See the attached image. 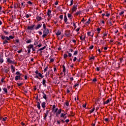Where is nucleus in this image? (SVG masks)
I'll return each instance as SVG.
<instances>
[{"instance_id": "1", "label": "nucleus", "mask_w": 126, "mask_h": 126, "mask_svg": "<svg viewBox=\"0 0 126 126\" xmlns=\"http://www.w3.org/2000/svg\"><path fill=\"white\" fill-rule=\"evenodd\" d=\"M14 37L12 36V35H9L8 36H6L4 35H1V39L3 41V45H5V44H8V41L14 39Z\"/></svg>"}, {"instance_id": "2", "label": "nucleus", "mask_w": 126, "mask_h": 126, "mask_svg": "<svg viewBox=\"0 0 126 126\" xmlns=\"http://www.w3.org/2000/svg\"><path fill=\"white\" fill-rule=\"evenodd\" d=\"M16 76L15 77V80H21V76H22V74L20 73L19 71H17L16 72Z\"/></svg>"}, {"instance_id": "3", "label": "nucleus", "mask_w": 126, "mask_h": 126, "mask_svg": "<svg viewBox=\"0 0 126 126\" xmlns=\"http://www.w3.org/2000/svg\"><path fill=\"white\" fill-rule=\"evenodd\" d=\"M43 34L42 35V38H45L47 36L48 34L50 33V31L48 29H45L43 32Z\"/></svg>"}, {"instance_id": "4", "label": "nucleus", "mask_w": 126, "mask_h": 126, "mask_svg": "<svg viewBox=\"0 0 126 126\" xmlns=\"http://www.w3.org/2000/svg\"><path fill=\"white\" fill-rule=\"evenodd\" d=\"M34 27H35V25H32L31 26H28L27 29L28 30H34Z\"/></svg>"}, {"instance_id": "5", "label": "nucleus", "mask_w": 126, "mask_h": 126, "mask_svg": "<svg viewBox=\"0 0 126 126\" xmlns=\"http://www.w3.org/2000/svg\"><path fill=\"white\" fill-rule=\"evenodd\" d=\"M7 63H12L13 64H14V61H13L9 58H7Z\"/></svg>"}, {"instance_id": "6", "label": "nucleus", "mask_w": 126, "mask_h": 126, "mask_svg": "<svg viewBox=\"0 0 126 126\" xmlns=\"http://www.w3.org/2000/svg\"><path fill=\"white\" fill-rule=\"evenodd\" d=\"M76 9H77V5H74L72 9V12H74V11H76Z\"/></svg>"}, {"instance_id": "7", "label": "nucleus", "mask_w": 126, "mask_h": 126, "mask_svg": "<svg viewBox=\"0 0 126 126\" xmlns=\"http://www.w3.org/2000/svg\"><path fill=\"white\" fill-rule=\"evenodd\" d=\"M112 101V98H109L107 99L106 101L103 102V105H106V104H108V103H110Z\"/></svg>"}, {"instance_id": "8", "label": "nucleus", "mask_w": 126, "mask_h": 126, "mask_svg": "<svg viewBox=\"0 0 126 126\" xmlns=\"http://www.w3.org/2000/svg\"><path fill=\"white\" fill-rule=\"evenodd\" d=\"M61 34H62V32H61V31H60V30L56 31V35H57V36H60V35H61Z\"/></svg>"}, {"instance_id": "9", "label": "nucleus", "mask_w": 126, "mask_h": 126, "mask_svg": "<svg viewBox=\"0 0 126 126\" xmlns=\"http://www.w3.org/2000/svg\"><path fill=\"white\" fill-rule=\"evenodd\" d=\"M42 27V24H38L37 27H35V30H38V29H40Z\"/></svg>"}, {"instance_id": "10", "label": "nucleus", "mask_w": 126, "mask_h": 126, "mask_svg": "<svg viewBox=\"0 0 126 126\" xmlns=\"http://www.w3.org/2000/svg\"><path fill=\"white\" fill-rule=\"evenodd\" d=\"M42 94H43V99H45V100H46L47 101V94H45L44 92H42Z\"/></svg>"}, {"instance_id": "11", "label": "nucleus", "mask_w": 126, "mask_h": 126, "mask_svg": "<svg viewBox=\"0 0 126 126\" xmlns=\"http://www.w3.org/2000/svg\"><path fill=\"white\" fill-rule=\"evenodd\" d=\"M42 84L44 87H47V84H46V80L45 79H43L42 80Z\"/></svg>"}, {"instance_id": "12", "label": "nucleus", "mask_w": 126, "mask_h": 126, "mask_svg": "<svg viewBox=\"0 0 126 126\" xmlns=\"http://www.w3.org/2000/svg\"><path fill=\"white\" fill-rule=\"evenodd\" d=\"M37 104H36V106L38 108V110H40L41 109V107H40V102L37 101L36 102Z\"/></svg>"}, {"instance_id": "13", "label": "nucleus", "mask_w": 126, "mask_h": 126, "mask_svg": "<svg viewBox=\"0 0 126 126\" xmlns=\"http://www.w3.org/2000/svg\"><path fill=\"white\" fill-rule=\"evenodd\" d=\"M49 112H50V110H47L46 113H44V115H45V116L44 117V120H46V118H47V116H48V114Z\"/></svg>"}, {"instance_id": "14", "label": "nucleus", "mask_w": 126, "mask_h": 126, "mask_svg": "<svg viewBox=\"0 0 126 126\" xmlns=\"http://www.w3.org/2000/svg\"><path fill=\"white\" fill-rule=\"evenodd\" d=\"M51 14H52V11L50 9H48L47 11V15L49 16V17L51 16Z\"/></svg>"}, {"instance_id": "15", "label": "nucleus", "mask_w": 126, "mask_h": 126, "mask_svg": "<svg viewBox=\"0 0 126 126\" xmlns=\"http://www.w3.org/2000/svg\"><path fill=\"white\" fill-rule=\"evenodd\" d=\"M61 113H62V109H60L58 112H56V116L57 117H58V116H59V115H60L61 114Z\"/></svg>"}, {"instance_id": "16", "label": "nucleus", "mask_w": 126, "mask_h": 126, "mask_svg": "<svg viewBox=\"0 0 126 126\" xmlns=\"http://www.w3.org/2000/svg\"><path fill=\"white\" fill-rule=\"evenodd\" d=\"M64 22L67 24V17H66V15H65L64 16Z\"/></svg>"}, {"instance_id": "17", "label": "nucleus", "mask_w": 126, "mask_h": 126, "mask_svg": "<svg viewBox=\"0 0 126 126\" xmlns=\"http://www.w3.org/2000/svg\"><path fill=\"white\" fill-rule=\"evenodd\" d=\"M11 68L12 69V72L13 73V72H15V67H14L12 65H11Z\"/></svg>"}, {"instance_id": "18", "label": "nucleus", "mask_w": 126, "mask_h": 126, "mask_svg": "<svg viewBox=\"0 0 126 126\" xmlns=\"http://www.w3.org/2000/svg\"><path fill=\"white\" fill-rule=\"evenodd\" d=\"M36 20H37V21H41V20H42V17L37 16H36Z\"/></svg>"}, {"instance_id": "19", "label": "nucleus", "mask_w": 126, "mask_h": 126, "mask_svg": "<svg viewBox=\"0 0 126 126\" xmlns=\"http://www.w3.org/2000/svg\"><path fill=\"white\" fill-rule=\"evenodd\" d=\"M45 105H46V102H45L44 101V102H42L41 103V106H42L43 109H45Z\"/></svg>"}, {"instance_id": "20", "label": "nucleus", "mask_w": 126, "mask_h": 126, "mask_svg": "<svg viewBox=\"0 0 126 126\" xmlns=\"http://www.w3.org/2000/svg\"><path fill=\"white\" fill-rule=\"evenodd\" d=\"M3 32L4 33L5 35H8L9 34V32L6 31H4V30H2Z\"/></svg>"}, {"instance_id": "21", "label": "nucleus", "mask_w": 126, "mask_h": 126, "mask_svg": "<svg viewBox=\"0 0 126 126\" xmlns=\"http://www.w3.org/2000/svg\"><path fill=\"white\" fill-rule=\"evenodd\" d=\"M41 3H44V4H46L48 3V1H47V0H43L41 1Z\"/></svg>"}, {"instance_id": "22", "label": "nucleus", "mask_w": 126, "mask_h": 126, "mask_svg": "<svg viewBox=\"0 0 126 126\" xmlns=\"http://www.w3.org/2000/svg\"><path fill=\"white\" fill-rule=\"evenodd\" d=\"M63 72H64V74H65V66H64V65H63Z\"/></svg>"}, {"instance_id": "23", "label": "nucleus", "mask_w": 126, "mask_h": 126, "mask_svg": "<svg viewBox=\"0 0 126 126\" xmlns=\"http://www.w3.org/2000/svg\"><path fill=\"white\" fill-rule=\"evenodd\" d=\"M0 63H3V59L1 57V55H0Z\"/></svg>"}, {"instance_id": "24", "label": "nucleus", "mask_w": 126, "mask_h": 126, "mask_svg": "<svg viewBox=\"0 0 126 126\" xmlns=\"http://www.w3.org/2000/svg\"><path fill=\"white\" fill-rule=\"evenodd\" d=\"M96 31H97V34H100V32L101 31V29L99 28H97L96 29Z\"/></svg>"}, {"instance_id": "25", "label": "nucleus", "mask_w": 126, "mask_h": 126, "mask_svg": "<svg viewBox=\"0 0 126 126\" xmlns=\"http://www.w3.org/2000/svg\"><path fill=\"white\" fill-rule=\"evenodd\" d=\"M83 35H81L80 36V40H82V41H85V36H84V37H82Z\"/></svg>"}, {"instance_id": "26", "label": "nucleus", "mask_w": 126, "mask_h": 126, "mask_svg": "<svg viewBox=\"0 0 126 126\" xmlns=\"http://www.w3.org/2000/svg\"><path fill=\"white\" fill-rule=\"evenodd\" d=\"M46 49V46H44L43 47L40 48L38 51H43V50H45Z\"/></svg>"}, {"instance_id": "27", "label": "nucleus", "mask_w": 126, "mask_h": 126, "mask_svg": "<svg viewBox=\"0 0 126 126\" xmlns=\"http://www.w3.org/2000/svg\"><path fill=\"white\" fill-rule=\"evenodd\" d=\"M38 75L39 77H41V78H44V76H42V74H41V73H38Z\"/></svg>"}, {"instance_id": "28", "label": "nucleus", "mask_w": 126, "mask_h": 126, "mask_svg": "<svg viewBox=\"0 0 126 126\" xmlns=\"http://www.w3.org/2000/svg\"><path fill=\"white\" fill-rule=\"evenodd\" d=\"M59 110V109L58 108H56V109H53V111L54 112V113H57L58 112V110Z\"/></svg>"}, {"instance_id": "29", "label": "nucleus", "mask_w": 126, "mask_h": 126, "mask_svg": "<svg viewBox=\"0 0 126 126\" xmlns=\"http://www.w3.org/2000/svg\"><path fill=\"white\" fill-rule=\"evenodd\" d=\"M90 22H91V20L89 19L88 21L86 22V24H90Z\"/></svg>"}, {"instance_id": "30", "label": "nucleus", "mask_w": 126, "mask_h": 126, "mask_svg": "<svg viewBox=\"0 0 126 126\" xmlns=\"http://www.w3.org/2000/svg\"><path fill=\"white\" fill-rule=\"evenodd\" d=\"M81 14V11H79L76 13V15H80Z\"/></svg>"}, {"instance_id": "31", "label": "nucleus", "mask_w": 126, "mask_h": 126, "mask_svg": "<svg viewBox=\"0 0 126 126\" xmlns=\"http://www.w3.org/2000/svg\"><path fill=\"white\" fill-rule=\"evenodd\" d=\"M32 42V40L31 39H29L26 41L27 44H29Z\"/></svg>"}, {"instance_id": "32", "label": "nucleus", "mask_w": 126, "mask_h": 126, "mask_svg": "<svg viewBox=\"0 0 126 126\" xmlns=\"http://www.w3.org/2000/svg\"><path fill=\"white\" fill-rule=\"evenodd\" d=\"M33 47H34V45H33L32 44H30L29 46V49H32L33 48Z\"/></svg>"}, {"instance_id": "33", "label": "nucleus", "mask_w": 126, "mask_h": 126, "mask_svg": "<svg viewBox=\"0 0 126 126\" xmlns=\"http://www.w3.org/2000/svg\"><path fill=\"white\" fill-rule=\"evenodd\" d=\"M95 110V107H94L93 109H92L91 110H90V112L91 113H93V112H94V111Z\"/></svg>"}, {"instance_id": "34", "label": "nucleus", "mask_w": 126, "mask_h": 126, "mask_svg": "<svg viewBox=\"0 0 126 126\" xmlns=\"http://www.w3.org/2000/svg\"><path fill=\"white\" fill-rule=\"evenodd\" d=\"M3 90L5 92V93H7V89H6V88H4L3 89Z\"/></svg>"}, {"instance_id": "35", "label": "nucleus", "mask_w": 126, "mask_h": 126, "mask_svg": "<svg viewBox=\"0 0 126 126\" xmlns=\"http://www.w3.org/2000/svg\"><path fill=\"white\" fill-rule=\"evenodd\" d=\"M111 19H110V20H109V24H110V26H112L113 25V23H112V21H111Z\"/></svg>"}, {"instance_id": "36", "label": "nucleus", "mask_w": 126, "mask_h": 126, "mask_svg": "<svg viewBox=\"0 0 126 126\" xmlns=\"http://www.w3.org/2000/svg\"><path fill=\"white\" fill-rule=\"evenodd\" d=\"M30 16H31V14H26V18H29V17H30Z\"/></svg>"}, {"instance_id": "37", "label": "nucleus", "mask_w": 126, "mask_h": 126, "mask_svg": "<svg viewBox=\"0 0 126 126\" xmlns=\"http://www.w3.org/2000/svg\"><path fill=\"white\" fill-rule=\"evenodd\" d=\"M68 18H70V19H72V16L69 13H68Z\"/></svg>"}, {"instance_id": "38", "label": "nucleus", "mask_w": 126, "mask_h": 126, "mask_svg": "<svg viewBox=\"0 0 126 126\" xmlns=\"http://www.w3.org/2000/svg\"><path fill=\"white\" fill-rule=\"evenodd\" d=\"M18 86H22V85H23V83H17Z\"/></svg>"}, {"instance_id": "39", "label": "nucleus", "mask_w": 126, "mask_h": 126, "mask_svg": "<svg viewBox=\"0 0 126 126\" xmlns=\"http://www.w3.org/2000/svg\"><path fill=\"white\" fill-rule=\"evenodd\" d=\"M5 73H7L9 71V68L4 69Z\"/></svg>"}, {"instance_id": "40", "label": "nucleus", "mask_w": 126, "mask_h": 126, "mask_svg": "<svg viewBox=\"0 0 126 126\" xmlns=\"http://www.w3.org/2000/svg\"><path fill=\"white\" fill-rule=\"evenodd\" d=\"M77 54H78V51H75L73 54V56H76V55H77Z\"/></svg>"}, {"instance_id": "41", "label": "nucleus", "mask_w": 126, "mask_h": 126, "mask_svg": "<svg viewBox=\"0 0 126 126\" xmlns=\"http://www.w3.org/2000/svg\"><path fill=\"white\" fill-rule=\"evenodd\" d=\"M48 66H46L45 69H44L43 71L44 72H46V71H47V70H48Z\"/></svg>"}, {"instance_id": "42", "label": "nucleus", "mask_w": 126, "mask_h": 126, "mask_svg": "<svg viewBox=\"0 0 126 126\" xmlns=\"http://www.w3.org/2000/svg\"><path fill=\"white\" fill-rule=\"evenodd\" d=\"M30 52H31V49L28 48V54H30Z\"/></svg>"}, {"instance_id": "43", "label": "nucleus", "mask_w": 126, "mask_h": 126, "mask_svg": "<svg viewBox=\"0 0 126 126\" xmlns=\"http://www.w3.org/2000/svg\"><path fill=\"white\" fill-rule=\"evenodd\" d=\"M72 4H73V0H71L70 1V6H71V5H72Z\"/></svg>"}, {"instance_id": "44", "label": "nucleus", "mask_w": 126, "mask_h": 126, "mask_svg": "<svg viewBox=\"0 0 126 126\" xmlns=\"http://www.w3.org/2000/svg\"><path fill=\"white\" fill-rule=\"evenodd\" d=\"M69 32H66L65 35H66L67 37H69Z\"/></svg>"}, {"instance_id": "45", "label": "nucleus", "mask_w": 126, "mask_h": 126, "mask_svg": "<svg viewBox=\"0 0 126 126\" xmlns=\"http://www.w3.org/2000/svg\"><path fill=\"white\" fill-rule=\"evenodd\" d=\"M21 5H22V7H23V8H24V7H25V4H24V3L23 2L21 3Z\"/></svg>"}, {"instance_id": "46", "label": "nucleus", "mask_w": 126, "mask_h": 126, "mask_svg": "<svg viewBox=\"0 0 126 126\" xmlns=\"http://www.w3.org/2000/svg\"><path fill=\"white\" fill-rule=\"evenodd\" d=\"M63 58L64 59H66V58H67V55L66 54H64L63 55Z\"/></svg>"}, {"instance_id": "47", "label": "nucleus", "mask_w": 126, "mask_h": 126, "mask_svg": "<svg viewBox=\"0 0 126 126\" xmlns=\"http://www.w3.org/2000/svg\"><path fill=\"white\" fill-rule=\"evenodd\" d=\"M65 104L67 106V107H68L69 103L68 101H66L65 102Z\"/></svg>"}, {"instance_id": "48", "label": "nucleus", "mask_w": 126, "mask_h": 126, "mask_svg": "<svg viewBox=\"0 0 126 126\" xmlns=\"http://www.w3.org/2000/svg\"><path fill=\"white\" fill-rule=\"evenodd\" d=\"M67 53H68V57H72V54H71V53H69L68 52H67Z\"/></svg>"}, {"instance_id": "49", "label": "nucleus", "mask_w": 126, "mask_h": 126, "mask_svg": "<svg viewBox=\"0 0 126 126\" xmlns=\"http://www.w3.org/2000/svg\"><path fill=\"white\" fill-rule=\"evenodd\" d=\"M43 29H47V28H46V25L45 24H43Z\"/></svg>"}, {"instance_id": "50", "label": "nucleus", "mask_w": 126, "mask_h": 126, "mask_svg": "<svg viewBox=\"0 0 126 126\" xmlns=\"http://www.w3.org/2000/svg\"><path fill=\"white\" fill-rule=\"evenodd\" d=\"M93 48H94V45H91V46L89 47V49H90V50H92V49H93Z\"/></svg>"}, {"instance_id": "51", "label": "nucleus", "mask_w": 126, "mask_h": 126, "mask_svg": "<svg viewBox=\"0 0 126 126\" xmlns=\"http://www.w3.org/2000/svg\"><path fill=\"white\" fill-rule=\"evenodd\" d=\"M59 18H60V19H61V20H63V15H61L60 16V17H59Z\"/></svg>"}, {"instance_id": "52", "label": "nucleus", "mask_w": 126, "mask_h": 126, "mask_svg": "<svg viewBox=\"0 0 126 126\" xmlns=\"http://www.w3.org/2000/svg\"><path fill=\"white\" fill-rule=\"evenodd\" d=\"M65 114H63V113H62L61 115V118H63V117L64 116Z\"/></svg>"}, {"instance_id": "53", "label": "nucleus", "mask_w": 126, "mask_h": 126, "mask_svg": "<svg viewBox=\"0 0 126 126\" xmlns=\"http://www.w3.org/2000/svg\"><path fill=\"white\" fill-rule=\"evenodd\" d=\"M109 16H110V13H107L105 14V16H106L107 17H109Z\"/></svg>"}, {"instance_id": "54", "label": "nucleus", "mask_w": 126, "mask_h": 126, "mask_svg": "<svg viewBox=\"0 0 126 126\" xmlns=\"http://www.w3.org/2000/svg\"><path fill=\"white\" fill-rule=\"evenodd\" d=\"M73 26L74 27V29L76 28V25H75V23H73Z\"/></svg>"}, {"instance_id": "55", "label": "nucleus", "mask_w": 126, "mask_h": 126, "mask_svg": "<svg viewBox=\"0 0 126 126\" xmlns=\"http://www.w3.org/2000/svg\"><path fill=\"white\" fill-rule=\"evenodd\" d=\"M77 60V58L76 57H74L73 59V62H76V60Z\"/></svg>"}, {"instance_id": "56", "label": "nucleus", "mask_w": 126, "mask_h": 126, "mask_svg": "<svg viewBox=\"0 0 126 126\" xmlns=\"http://www.w3.org/2000/svg\"><path fill=\"white\" fill-rule=\"evenodd\" d=\"M93 81L94 82H97V79L96 78L93 79Z\"/></svg>"}, {"instance_id": "57", "label": "nucleus", "mask_w": 126, "mask_h": 126, "mask_svg": "<svg viewBox=\"0 0 126 126\" xmlns=\"http://www.w3.org/2000/svg\"><path fill=\"white\" fill-rule=\"evenodd\" d=\"M94 59H95V57L93 56L92 57H91L89 60H94Z\"/></svg>"}, {"instance_id": "58", "label": "nucleus", "mask_w": 126, "mask_h": 126, "mask_svg": "<svg viewBox=\"0 0 126 126\" xmlns=\"http://www.w3.org/2000/svg\"><path fill=\"white\" fill-rule=\"evenodd\" d=\"M54 59H51L50 60V63H54Z\"/></svg>"}, {"instance_id": "59", "label": "nucleus", "mask_w": 126, "mask_h": 126, "mask_svg": "<svg viewBox=\"0 0 126 126\" xmlns=\"http://www.w3.org/2000/svg\"><path fill=\"white\" fill-rule=\"evenodd\" d=\"M104 121L105 122H109V118H105V119H104Z\"/></svg>"}, {"instance_id": "60", "label": "nucleus", "mask_w": 126, "mask_h": 126, "mask_svg": "<svg viewBox=\"0 0 126 126\" xmlns=\"http://www.w3.org/2000/svg\"><path fill=\"white\" fill-rule=\"evenodd\" d=\"M79 30H80V28H78L76 30V32H78V31H79Z\"/></svg>"}, {"instance_id": "61", "label": "nucleus", "mask_w": 126, "mask_h": 126, "mask_svg": "<svg viewBox=\"0 0 126 126\" xmlns=\"http://www.w3.org/2000/svg\"><path fill=\"white\" fill-rule=\"evenodd\" d=\"M17 52H18L19 54H20V53H22V49L21 50L18 51Z\"/></svg>"}, {"instance_id": "62", "label": "nucleus", "mask_w": 126, "mask_h": 126, "mask_svg": "<svg viewBox=\"0 0 126 126\" xmlns=\"http://www.w3.org/2000/svg\"><path fill=\"white\" fill-rule=\"evenodd\" d=\"M28 3L29 4H32V2H31V1H28Z\"/></svg>"}, {"instance_id": "63", "label": "nucleus", "mask_w": 126, "mask_h": 126, "mask_svg": "<svg viewBox=\"0 0 126 126\" xmlns=\"http://www.w3.org/2000/svg\"><path fill=\"white\" fill-rule=\"evenodd\" d=\"M88 36H91V32H88Z\"/></svg>"}, {"instance_id": "64", "label": "nucleus", "mask_w": 126, "mask_h": 126, "mask_svg": "<svg viewBox=\"0 0 126 126\" xmlns=\"http://www.w3.org/2000/svg\"><path fill=\"white\" fill-rule=\"evenodd\" d=\"M65 123H69V119H66L65 121Z\"/></svg>"}]
</instances>
